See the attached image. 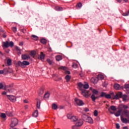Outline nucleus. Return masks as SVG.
<instances>
[{
	"label": "nucleus",
	"mask_w": 129,
	"mask_h": 129,
	"mask_svg": "<svg viewBox=\"0 0 129 129\" xmlns=\"http://www.w3.org/2000/svg\"><path fill=\"white\" fill-rule=\"evenodd\" d=\"M0 116L1 117H2V118H6L7 117V115H6V113H2Z\"/></svg>",
	"instance_id": "obj_38"
},
{
	"label": "nucleus",
	"mask_w": 129,
	"mask_h": 129,
	"mask_svg": "<svg viewBox=\"0 0 129 129\" xmlns=\"http://www.w3.org/2000/svg\"><path fill=\"white\" fill-rule=\"evenodd\" d=\"M30 55L31 56V57H33V58H35V56H36V51H32L30 52Z\"/></svg>",
	"instance_id": "obj_23"
},
{
	"label": "nucleus",
	"mask_w": 129,
	"mask_h": 129,
	"mask_svg": "<svg viewBox=\"0 0 129 129\" xmlns=\"http://www.w3.org/2000/svg\"><path fill=\"white\" fill-rule=\"evenodd\" d=\"M89 88V85L88 84H85L83 85V89H88Z\"/></svg>",
	"instance_id": "obj_37"
},
{
	"label": "nucleus",
	"mask_w": 129,
	"mask_h": 129,
	"mask_svg": "<svg viewBox=\"0 0 129 129\" xmlns=\"http://www.w3.org/2000/svg\"><path fill=\"white\" fill-rule=\"evenodd\" d=\"M8 73H13L14 71L13 70V69L8 68Z\"/></svg>",
	"instance_id": "obj_40"
},
{
	"label": "nucleus",
	"mask_w": 129,
	"mask_h": 129,
	"mask_svg": "<svg viewBox=\"0 0 129 129\" xmlns=\"http://www.w3.org/2000/svg\"><path fill=\"white\" fill-rule=\"evenodd\" d=\"M60 69H62V70H64L65 69V67H61Z\"/></svg>",
	"instance_id": "obj_61"
},
{
	"label": "nucleus",
	"mask_w": 129,
	"mask_h": 129,
	"mask_svg": "<svg viewBox=\"0 0 129 129\" xmlns=\"http://www.w3.org/2000/svg\"><path fill=\"white\" fill-rule=\"evenodd\" d=\"M69 118H70L72 121H77V120L78 119V117L75 116H72L71 118L69 117Z\"/></svg>",
	"instance_id": "obj_17"
},
{
	"label": "nucleus",
	"mask_w": 129,
	"mask_h": 129,
	"mask_svg": "<svg viewBox=\"0 0 129 129\" xmlns=\"http://www.w3.org/2000/svg\"><path fill=\"white\" fill-rule=\"evenodd\" d=\"M120 127V126H119V124L116 123V128H117V129H118V128H119Z\"/></svg>",
	"instance_id": "obj_52"
},
{
	"label": "nucleus",
	"mask_w": 129,
	"mask_h": 129,
	"mask_svg": "<svg viewBox=\"0 0 129 129\" xmlns=\"http://www.w3.org/2000/svg\"><path fill=\"white\" fill-rule=\"evenodd\" d=\"M81 93L83 96H84L86 98H88L89 97V91H87L85 89H83L81 91Z\"/></svg>",
	"instance_id": "obj_6"
},
{
	"label": "nucleus",
	"mask_w": 129,
	"mask_h": 129,
	"mask_svg": "<svg viewBox=\"0 0 129 129\" xmlns=\"http://www.w3.org/2000/svg\"><path fill=\"white\" fill-rule=\"evenodd\" d=\"M44 97L45 99H47V98H49V97H50V93L49 92H46L44 94Z\"/></svg>",
	"instance_id": "obj_26"
},
{
	"label": "nucleus",
	"mask_w": 129,
	"mask_h": 129,
	"mask_svg": "<svg viewBox=\"0 0 129 129\" xmlns=\"http://www.w3.org/2000/svg\"><path fill=\"white\" fill-rule=\"evenodd\" d=\"M82 118L86 122H89V123H93V120L92 118L87 116V115L84 114L82 115Z\"/></svg>",
	"instance_id": "obj_1"
},
{
	"label": "nucleus",
	"mask_w": 129,
	"mask_h": 129,
	"mask_svg": "<svg viewBox=\"0 0 129 129\" xmlns=\"http://www.w3.org/2000/svg\"><path fill=\"white\" fill-rule=\"evenodd\" d=\"M9 87H11V86H5V90H8V91L9 92H10V89H8V88H9Z\"/></svg>",
	"instance_id": "obj_46"
},
{
	"label": "nucleus",
	"mask_w": 129,
	"mask_h": 129,
	"mask_svg": "<svg viewBox=\"0 0 129 129\" xmlns=\"http://www.w3.org/2000/svg\"><path fill=\"white\" fill-rule=\"evenodd\" d=\"M114 88L116 90H119V89H120V85H119V84H115L114 85Z\"/></svg>",
	"instance_id": "obj_16"
},
{
	"label": "nucleus",
	"mask_w": 129,
	"mask_h": 129,
	"mask_svg": "<svg viewBox=\"0 0 129 129\" xmlns=\"http://www.w3.org/2000/svg\"><path fill=\"white\" fill-rule=\"evenodd\" d=\"M12 31L14 32V33H16V32H17V27H13Z\"/></svg>",
	"instance_id": "obj_49"
},
{
	"label": "nucleus",
	"mask_w": 129,
	"mask_h": 129,
	"mask_svg": "<svg viewBox=\"0 0 129 129\" xmlns=\"http://www.w3.org/2000/svg\"><path fill=\"white\" fill-rule=\"evenodd\" d=\"M19 123V120L16 118H13L11 119V123L10 126H16Z\"/></svg>",
	"instance_id": "obj_5"
},
{
	"label": "nucleus",
	"mask_w": 129,
	"mask_h": 129,
	"mask_svg": "<svg viewBox=\"0 0 129 129\" xmlns=\"http://www.w3.org/2000/svg\"><path fill=\"white\" fill-rule=\"evenodd\" d=\"M2 74H4V71L3 70H1L0 71V75H2Z\"/></svg>",
	"instance_id": "obj_58"
},
{
	"label": "nucleus",
	"mask_w": 129,
	"mask_h": 129,
	"mask_svg": "<svg viewBox=\"0 0 129 129\" xmlns=\"http://www.w3.org/2000/svg\"><path fill=\"white\" fill-rule=\"evenodd\" d=\"M41 43L43 44V45H46L47 44V40L45 39H42L40 40Z\"/></svg>",
	"instance_id": "obj_33"
},
{
	"label": "nucleus",
	"mask_w": 129,
	"mask_h": 129,
	"mask_svg": "<svg viewBox=\"0 0 129 129\" xmlns=\"http://www.w3.org/2000/svg\"><path fill=\"white\" fill-rule=\"evenodd\" d=\"M123 129H128V127L127 126H124L123 127Z\"/></svg>",
	"instance_id": "obj_63"
},
{
	"label": "nucleus",
	"mask_w": 129,
	"mask_h": 129,
	"mask_svg": "<svg viewBox=\"0 0 129 129\" xmlns=\"http://www.w3.org/2000/svg\"><path fill=\"white\" fill-rule=\"evenodd\" d=\"M65 79H66L67 82H69V81H70V80L71 79V76H70L69 75H67L65 77Z\"/></svg>",
	"instance_id": "obj_19"
},
{
	"label": "nucleus",
	"mask_w": 129,
	"mask_h": 129,
	"mask_svg": "<svg viewBox=\"0 0 129 129\" xmlns=\"http://www.w3.org/2000/svg\"><path fill=\"white\" fill-rule=\"evenodd\" d=\"M7 97H8L9 99L12 102H16L17 100V98L14 95H7Z\"/></svg>",
	"instance_id": "obj_9"
},
{
	"label": "nucleus",
	"mask_w": 129,
	"mask_h": 129,
	"mask_svg": "<svg viewBox=\"0 0 129 129\" xmlns=\"http://www.w3.org/2000/svg\"><path fill=\"white\" fill-rule=\"evenodd\" d=\"M56 61H60V60H62V56L57 55L56 56Z\"/></svg>",
	"instance_id": "obj_32"
},
{
	"label": "nucleus",
	"mask_w": 129,
	"mask_h": 129,
	"mask_svg": "<svg viewBox=\"0 0 129 129\" xmlns=\"http://www.w3.org/2000/svg\"><path fill=\"white\" fill-rule=\"evenodd\" d=\"M72 67H73L74 68H77V64H73L72 66Z\"/></svg>",
	"instance_id": "obj_55"
},
{
	"label": "nucleus",
	"mask_w": 129,
	"mask_h": 129,
	"mask_svg": "<svg viewBox=\"0 0 129 129\" xmlns=\"http://www.w3.org/2000/svg\"><path fill=\"white\" fill-rule=\"evenodd\" d=\"M121 111H122V109H119L116 113H115V116H119L121 113Z\"/></svg>",
	"instance_id": "obj_18"
},
{
	"label": "nucleus",
	"mask_w": 129,
	"mask_h": 129,
	"mask_svg": "<svg viewBox=\"0 0 129 129\" xmlns=\"http://www.w3.org/2000/svg\"><path fill=\"white\" fill-rule=\"evenodd\" d=\"M123 108H124V109H127V108H128V106L125 105H123Z\"/></svg>",
	"instance_id": "obj_51"
},
{
	"label": "nucleus",
	"mask_w": 129,
	"mask_h": 129,
	"mask_svg": "<svg viewBox=\"0 0 129 129\" xmlns=\"http://www.w3.org/2000/svg\"><path fill=\"white\" fill-rule=\"evenodd\" d=\"M37 104H36V107L38 108V109H40V105H41V100L39 99H37Z\"/></svg>",
	"instance_id": "obj_15"
},
{
	"label": "nucleus",
	"mask_w": 129,
	"mask_h": 129,
	"mask_svg": "<svg viewBox=\"0 0 129 129\" xmlns=\"http://www.w3.org/2000/svg\"><path fill=\"white\" fill-rule=\"evenodd\" d=\"M94 115L95 116H97V115H98V111H97V110H95L94 112Z\"/></svg>",
	"instance_id": "obj_45"
},
{
	"label": "nucleus",
	"mask_w": 129,
	"mask_h": 129,
	"mask_svg": "<svg viewBox=\"0 0 129 129\" xmlns=\"http://www.w3.org/2000/svg\"><path fill=\"white\" fill-rule=\"evenodd\" d=\"M4 88V84L2 83H0V89H3Z\"/></svg>",
	"instance_id": "obj_50"
},
{
	"label": "nucleus",
	"mask_w": 129,
	"mask_h": 129,
	"mask_svg": "<svg viewBox=\"0 0 129 129\" xmlns=\"http://www.w3.org/2000/svg\"><path fill=\"white\" fill-rule=\"evenodd\" d=\"M3 73L4 75H6V74H8L9 73V70L8 68H5L3 70Z\"/></svg>",
	"instance_id": "obj_28"
},
{
	"label": "nucleus",
	"mask_w": 129,
	"mask_h": 129,
	"mask_svg": "<svg viewBox=\"0 0 129 129\" xmlns=\"http://www.w3.org/2000/svg\"><path fill=\"white\" fill-rule=\"evenodd\" d=\"M65 73H66V74H71V73L70 71H66Z\"/></svg>",
	"instance_id": "obj_53"
},
{
	"label": "nucleus",
	"mask_w": 129,
	"mask_h": 129,
	"mask_svg": "<svg viewBox=\"0 0 129 129\" xmlns=\"http://www.w3.org/2000/svg\"><path fill=\"white\" fill-rule=\"evenodd\" d=\"M106 95V93L102 92L101 93V95L99 96V97H105Z\"/></svg>",
	"instance_id": "obj_36"
},
{
	"label": "nucleus",
	"mask_w": 129,
	"mask_h": 129,
	"mask_svg": "<svg viewBox=\"0 0 129 129\" xmlns=\"http://www.w3.org/2000/svg\"><path fill=\"white\" fill-rule=\"evenodd\" d=\"M83 84H82L81 82L78 83V88L79 89V90L81 91L83 90Z\"/></svg>",
	"instance_id": "obj_14"
},
{
	"label": "nucleus",
	"mask_w": 129,
	"mask_h": 129,
	"mask_svg": "<svg viewBox=\"0 0 129 129\" xmlns=\"http://www.w3.org/2000/svg\"><path fill=\"white\" fill-rule=\"evenodd\" d=\"M122 97L123 101H125V100H126V97H127V96H126V95H123V96H122Z\"/></svg>",
	"instance_id": "obj_39"
},
{
	"label": "nucleus",
	"mask_w": 129,
	"mask_h": 129,
	"mask_svg": "<svg viewBox=\"0 0 129 129\" xmlns=\"http://www.w3.org/2000/svg\"><path fill=\"white\" fill-rule=\"evenodd\" d=\"M104 79V77H103V75H99L98 76V79L99 80H102Z\"/></svg>",
	"instance_id": "obj_31"
},
{
	"label": "nucleus",
	"mask_w": 129,
	"mask_h": 129,
	"mask_svg": "<svg viewBox=\"0 0 129 129\" xmlns=\"http://www.w3.org/2000/svg\"><path fill=\"white\" fill-rule=\"evenodd\" d=\"M105 97V98H107L108 99H110V98H111V96L109 94H106V96Z\"/></svg>",
	"instance_id": "obj_41"
},
{
	"label": "nucleus",
	"mask_w": 129,
	"mask_h": 129,
	"mask_svg": "<svg viewBox=\"0 0 129 129\" xmlns=\"http://www.w3.org/2000/svg\"><path fill=\"white\" fill-rule=\"evenodd\" d=\"M73 129H79V126H78L76 124L73 126Z\"/></svg>",
	"instance_id": "obj_48"
},
{
	"label": "nucleus",
	"mask_w": 129,
	"mask_h": 129,
	"mask_svg": "<svg viewBox=\"0 0 129 129\" xmlns=\"http://www.w3.org/2000/svg\"><path fill=\"white\" fill-rule=\"evenodd\" d=\"M6 114L8 115V116H13V112H10L9 111H7L6 112Z\"/></svg>",
	"instance_id": "obj_27"
},
{
	"label": "nucleus",
	"mask_w": 129,
	"mask_h": 129,
	"mask_svg": "<svg viewBox=\"0 0 129 129\" xmlns=\"http://www.w3.org/2000/svg\"><path fill=\"white\" fill-rule=\"evenodd\" d=\"M121 120H122V122L124 123H127V119L125 118H121Z\"/></svg>",
	"instance_id": "obj_35"
},
{
	"label": "nucleus",
	"mask_w": 129,
	"mask_h": 129,
	"mask_svg": "<svg viewBox=\"0 0 129 129\" xmlns=\"http://www.w3.org/2000/svg\"><path fill=\"white\" fill-rule=\"evenodd\" d=\"M123 113L126 115V116H129V111L125 109L123 110Z\"/></svg>",
	"instance_id": "obj_29"
},
{
	"label": "nucleus",
	"mask_w": 129,
	"mask_h": 129,
	"mask_svg": "<svg viewBox=\"0 0 129 129\" xmlns=\"http://www.w3.org/2000/svg\"><path fill=\"white\" fill-rule=\"evenodd\" d=\"M47 62L48 63V64H49L50 65H52V60H51V59H50V58H48L47 59Z\"/></svg>",
	"instance_id": "obj_43"
},
{
	"label": "nucleus",
	"mask_w": 129,
	"mask_h": 129,
	"mask_svg": "<svg viewBox=\"0 0 129 129\" xmlns=\"http://www.w3.org/2000/svg\"><path fill=\"white\" fill-rule=\"evenodd\" d=\"M13 46L14 42L13 41L9 42V41H7L2 43V47L3 48H9V47H13Z\"/></svg>",
	"instance_id": "obj_3"
},
{
	"label": "nucleus",
	"mask_w": 129,
	"mask_h": 129,
	"mask_svg": "<svg viewBox=\"0 0 129 129\" xmlns=\"http://www.w3.org/2000/svg\"><path fill=\"white\" fill-rule=\"evenodd\" d=\"M83 124V119H81L78 121L76 125H78L79 127L81 126Z\"/></svg>",
	"instance_id": "obj_13"
},
{
	"label": "nucleus",
	"mask_w": 129,
	"mask_h": 129,
	"mask_svg": "<svg viewBox=\"0 0 129 129\" xmlns=\"http://www.w3.org/2000/svg\"><path fill=\"white\" fill-rule=\"evenodd\" d=\"M18 65L19 66L21 67V68H26V66L30 65V62L26 60H24L23 61V62L19 61Z\"/></svg>",
	"instance_id": "obj_2"
},
{
	"label": "nucleus",
	"mask_w": 129,
	"mask_h": 129,
	"mask_svg": "<svg viewBox=\"0 0 129 129\" xmlns=\"http://www.w3.org/2000/svg\"><path fill=\"white\" fill-rule=\"evenodd\" d=\"M39 115V112H38V110H35L33 113V116L34 117H37Z\"/></svg>",
	"instance_id": "obj_21"
},
{
	"label": "nucleus",
	"mask_w": 129,
	"mask_h": 129,
	"mask_svg": "<svg viewBox=\"0 0 129 129\" xmlns=\"http://www.w3.org/2000/svg\"><path fill=\"white\" fill-rule=\"evenodd\" d=\"M124 88L126 89V90H129V84L125 85Z\"/></svg>",
	"instance_id": "obj_47"
},
{
	"label": "nucleus",
	"mask_w": 129,
	"mask_h": 129,
	"mask_svg": "<svg viewBox=\"0 0 129 129\" xmlns=\"http://www.w3.org/2000/svg\"><path fill=\"white\" fill-rule=\"evenodd\" d=\"M122 16H123L124 17H126V16H128L129 13H128V12H125V13H122Z\"/></svg>",
	"instance_id": "obj_44"
},
{
	"label": "nucleus",
	"mask_w": 129,
	"mask_h": 129,
	"mask_svg": "<svg viewBox=\"0 0 129 129\" xmlns=\"http://www.w3.org/2000/svg\"><path fill=\"white\" fill-rule=\"evenodd\" d=\"M45 54H44L43 52H41L39 56L38 57V59L39 60H41L42 61H44V60H45Z\"/></svg>",
	"instance_id": "obj_10"
},
{
	"label": "nucleus",
	"mask_w": 129,
	"mask_h": 129,
	"mask_svg": "<svg viewBox=\"0 0 129 129\" xmlns=\"http://www.w3.org/2000/svg\"><path fill=\"white\" fill-rule=\"evenodd\" d=\"M30 58H31V57L29 54H24L22 55V60H29V59H30Z\"/></svg>",
	"instance_id": "obj_12"
},
{
	"label": "nucleus",
	"mask_w": 129,
	"mask_h": 129,
	"mask_svg": "<svg viewBox=\"0 0 129 129\" xmlns=\"http://www.w3.org/2000/svg\"><path fill=\"white\" fill-rule=\"evenodd\" d=\"M3 38H7V35L6 34H4L3 35Z\"/></svg>",
	"instance_id": "obj_59"
},
{
	"label": "nucleus",
	"mask_w": 129,
	"mask_h": 129,
	"mask_svg": "<svg viewBox=\"0 0 129 129\" xmlns=\"http://www.w3.org/2000/svg\"><path fill=\"white\" fill-rule=\"evenodd\" d=\"M24 107H25V109H28V105H25Z\"/></svg>",
	"instance_id": "obj_60"
},
{
	"label": "nucleus",
	"mask_w": 129,
	"mask_h": 129,
	"mask_svg": "<svg viewBox=\"0 0 129 129\" xmlns=\"http://www.w3.org/2000/svg\"><path fill=\"white\" fill-rule=\"evenodd\" d=\"M108 111H109L112 114H113V112L112 111H116V107L115 106H111L110 108L108 109ZM112 110V111H111Z\"/></svg>",
	"instance_id": "obj_11"
},
{
	"label": "nucleus",
	"mask_w": 129,
	"mask_h": 129,
	"mask_svg": "<svg viewBox=\"0 0 129 129\" xmlns=\"http://www.w3.org/2000/svg\"><path fill=\"white\" fill-rule=\"evenodd\" d=\"M52 109H54L55 110H56V109H57L58 108V105H57V104L53 103L52 104Z\"/></svg>",
	"instance_id": "obj_30"
},
{
	"label": "nucleus",
	"mask_w": 129,
	"mask_h": 129,
	"mask_svg": "<svg viewBox=\"0 0 129 129\" xmlns=\"http://www.w3.org/2000/svg\"><path fill=\"white\" fill-rule=\"evenodd\" d=\"M55 11H57L60 12L61 11H63V8L62 7L56 6L55 7Z\"/></svg>",
	"instance_id": "obj_24"
},
{
	"label": "nucleus",
	"mask_w": 129,
	"mask_h": 129,
	"mask_svg": "<svg viewBox=\"0 0 129 129\" xmlns=\"http://www.w3.org/2000/svg\"><path fill=\"white\" fill-rule=\"evenodd\" d=\"M85 111H86V112H87V111H89V109L87 108H86L85 109Z\"/></svg>",
	"instance_id": "obj_57"
},
{
	"label": "nucleus",
	"mask_w": 129,
	"mask_h": 129,
	"mask_svg": "<svg viewBox=\"0 0 129 129\" xmlns=\"http://www.w3.org/2000/svg\"><path fill=\"white\" fill-rule=\"evenodd\" d=\"M24 102L25 103H28V100H24Z\"/></svg>",
	"instance_id": "obj_62"
},
{
	"label": "nucleus",
	"mask_w": 129,
	"mask_h": 129,
	"mask_svg": "<svg viewBox=\"0 0 129 129\" xmlns=\"http://www.w3.org/2000/svg\"><path fill=\"white\" fill-rule=\"evenodd\" d=\"M92 93L93 94L91 96V98L94 102H95V100L97 99V97H95V95H97L98 94V91L95 89H93L92 90Z\"/></svg>",
	"instance_id": "obj_4"
},
{
	"label": "nucleus",
	"mask_w": 129,
	"mask_h": 129,
	"mask_svg": "<svg viewBox=\"0 0 129 129\" xmlns=\"http://www.w3.org/2000/svg\"><path fill=\"white\" fill-rule=\"evenodd\" d=\"M91 82L93 83L94 84H96V83H97V82H98V80H97V79L92 78L91 79Z\"/></svg>",
	"instance_id": "obj_20"
},
{
	"label": "nucleus",
	"mask_w": 129,
	"mask_h": 129,
	"mask_svg": "<svg viewBox=\"0 0 129 129\" xmlns=\"http://www.w3.org/2000/svg\"><path fill=\"white\" fill-rule=\"evenodd\" d=\"M75 101L76 103L77 104V105H79V106H81L82 105H83V104H84V103H83V100H81L78 98H75Z\"/></svg>",
	"instance_id": "obj_8"
},
{
	"label": "nucleus",
	"mask_w": 129,
	"mask_h": 129,
	"mask_svg": "<svg viewBox=\"0 0 129 129\" xmlns=\"http://www.w3.org/2000/svg\"><path fill=\"white\" fill-rule=\"evenodd\" d=\"M122 0H117V3H120Z\"/></svg>",
	"instance_id": "obj_64"
},
{
	"label": "nucleus",
	"mask_w": 129,
	"mask_h": 129,
	"mask_svg": "<svg viewBox=\"0 0 129 129\" xmlns=\"http://www.w3.org/2000/svg\"><path fill=\"white\" fill-rule=\"evenodd\" d=\"M7 92H2V95H6Z\"/></svg>",
	"instance_id": "obj_56"
},
{
	"label": "nucleus",
	"mask_w": 129,
	"mask_h": 129,
	"mask_svg": "<svg viewBox=\"0 0 129 129\" xmlns=\"http://www.w3.org/2000/svg\"><path fill=\"white\" fill-rule=\"evenodd\" d=\"M24 45V42H21L19 43V45L20 46H23Z\"/></svg>",
	"instance_id": "obj_54"
},
{
	"label": "nucleus",
	"mask_w": 129,
	"mask_h": 129,
	"mask_svg": "<svg viewBox=\"0 0 129 129\" xmlns=\"http://www.w3.org/2000/svg\"><path fill=\"white\" fill-rule=\"evenodd\" d=\"M15 50H16V51H17L18 55H20L21 54V48H20V47L16 46L15 47Z\"/></svg>",
	"instance_id": "obj_22"
},
{
	"label": "nucleus",
	"mask_w": 129,
	"mask_h": 129,
	"mask_svg": "<svg viewBox=\"0 0 129 129\" xmlns=\"http://www.w3.org/2000/svg\"><path fill=\"white\" fill-rule=\"evenodd\" d=\"M7 64L8 66H11V65H12V59H11V58H9L7 60Z\"/></svg>",
	"instance_id": "obj_34"
},
{
	"label": "nucleus",
	"mask_w": 129,
	"mask_h": 129,
	"mask_svg": "<svg viewBox=\"0 0 129 129\" xmlns=\"http://www.w3.org/2000/svg\"><path fill=\"white\" fill-rule=\"evenodd\" d=\"M122 97V92H118L116 94V95L114 96L113 99H119V98H121Z\"/></svg>",
	"instance_id": "obj_7"
},
{
	"label": "nucleus",
	"mask_w": 129,
	"mask_h": 129,
	"mask_svg": "<svg viewBox=\"0 0 129 129\" xmlns=\"http://www.w3.org/2000/svg\"><path fill=\"white\" fill-rule=\"evenodd\" d=\"M32 39L33 40H34V41H38V40H39V37H38V36H36V35H32Z\"/></svg>",
	"instance_id": "obj_25"
},
{
	"label": "nucleus",
	"mask_w": 129,
	"mask_h": 129,
	"mask_svg": "<svg viewBox=\"0 0 129 129\" xmlns=\"http://www.w3.org/2000/svg\"><path fill=\"white\" fill-rule=\"evenodd\" d=\"M77 8H81L82 7V3H79L76 6Z\"/></svg>",
	"instance_id": "obj_42"
}]
</instances>
